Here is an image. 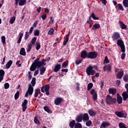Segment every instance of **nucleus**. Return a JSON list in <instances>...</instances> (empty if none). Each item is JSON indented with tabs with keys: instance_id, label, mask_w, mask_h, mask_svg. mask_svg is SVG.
I'll return each mask as SVG.
<instances>
[{
	"instance_id": "de8ad7c7",
	"label": "nucleus",
	"mask_w": 128,
	"mask_h": 128,
	"mask_svg": "<svg viewBox=\"0 0 128 128\" xmlns=\"http://www.w3.org/2000/svg\"><path fill=\"white\" fill-rule=\"evenodd\" d=\"M92 120H88L86 123V126H92Z\"/></svg>"
},
{
	"instance_id": "393cba45",
	"label": "nucleus",
	"mask_w": 128,
	"mask_h": 128,
	"mask_svg": "<svg viewBox=\"0 0 128 128\" xmlns=\"http://www.w3.org/2000/svg\"><path fill=\"white\" fill-rule=\"evenodd\" d=\"M12 60H10L6 64V70H8V68H10L12 66Z\"/></svg>"
},
{
	"instance_id": "a211bd4d",
	"label": "nucleus",
	"mask_w": 128,
	"mask_h": 128,
	"mask_svg": "<svg viewBox=\"0 0 128 128\" xmlns=\"http://www.w3.org/2000/svg\"><path fill=\"white\" fill-rule=\"evenodd\" d=\"M119 24H120V28L122 30H126V28H128V26L126 25L124 23V22H122L120 20H119Z\"/></svg>"
},
{
	"instance_id": "69168bd1",
	"label": "nucleus",
	"mask_w": 128,
	"mask_h": 128,
	"mask_svg": "<svg viewBox=\"0 0 128 128\" xmlns=\"http://www.w3.org/2000/svg\"><path fill=\"white\" fill-rule=\"evenodd\" d=\"M100 88H102L104 84V81H101L100 82Z\"/></svg>"
},
{
	"instance_id": "4468645a",
	"label": "nucleus",
	"mask_w": 128,
	"mask_h": 128,
	"mask_svg": "<svg viewBox=\"0 0 128 128\" xmlns=\"http://www.w3.org/2000/svg\"><path fill=\"white\" fill-rule=\"evenodd\" d=\"M62 98L58 97L54 100V104L56 106H59L60 104H62Z\"/></svg>"
},
{
	"instance_id": "412c9836",
	"label": "nucleus",
	"mask_w": 128,
	"mask_h": 128,
	"mask_svg": "<svg viewBox=\"0 0 128 128\" xmlns=\"http://www.w3.org/2000/svg\"><path fill=\"white\" fill-rule=\"evenodd\" d=\"M108 92L109 94H111L114 96V94H116V89L114 88H110L108 90Z\"/></svg>"
},
{
	"instance_id": "c03bdc74",
	"label": "nucleus",
	"mask_w": 128,
	"mask_h": 128,
	"mask_svg": "<svg viewBox=\"0 0 128 128\" xmlns=\"http://www.w3.org/2000/svg\"><path fill=\"white\" fill-rule=\"evenodd\" d=\"M74 128H82V124L80 123H76Z\"/></svg>"
},
{
	"instance_id": "8fccbe9b",
	"label": "nucleus",
	"mask_w": 128,
	"mask_h": 128,
	"mask_svg": "<svg viewBox=\"0 0 128 128\" xmlns=\"http://www.w3.org/2000/svg\"><path fill=\"white\" fill-rule=\"evenodd\" d=\"M36 42V37H34L32 38L31 40V44H34Z\"/></svg>"
},
{
	"instance_id": "603ef678",
	"label": "nucleus",
	"mask_w": 128,
	"mask_h": 128,
	"mask_svg": "<svg viewBox=\"0 0 128 128\" xmlns=\"http://www.w3.org/2000/svg\"><path fill=\"white\" fill-rule=\"evenodd\" d=\"M29 37H30V35L28 34V32H25V36L24 38L25 40H28V38Z\"/></svg>"
},
{
	"instance_id": "bf43d9fd",
	"label": "nucleus",
	"mask_w": 128,
	"mask_h": 128,
	"mask_svg": "<svg viewBox=\"0 0 128 128\" xmlns=\"http://www.w3.org/2000/svg\"><path fill=\"white\" fill-rule=\"evenodd\" d=\"M5 90H8L10 88V84L8 83H5L4 84Z\"/></svg>"
},
{
	"instance_id": "a878e982",
	"label": "nucleus",
	"mask_w": 128,
	"mask_h": 128,
	"mask_svg": "<svg viewBox=\"0 0 128 128\" xmlns=\"http://www.w3.org/2000/svg\"><path fill=\"white\" fill-rule=\"evenodd\" d=\"M4 70H0V80H4Z\"/></svg>"
},
{
	"instance_id": "a19ab883",
	"label": "nucleus",
	"mask_w": 128,
	"mask_h": 128,
	"mask_svg": "<svg viewBox=\"0 0 128 128\" xmlns=\"http://www.w3.org/2000/svg\"><path fill=\"white\" fill-rule=\"evenodd\" d=\"M123 6L124 8H128V0H123Z\"/></svg>"
},
{
	"instance_id": "ea45409f",
	"label": "nucleus",
	"mask_w": 128,
	"mask_h": 128,
	"mask_svg": "<svg viewBox=\"0 0 128 128\" xmlns=\"http://www.w3.org/2000/svg\"><path fill=\"white\" fill-rule=\"evenodd\" d=\"M92 86H94V84L91 82L89 83L88 85V90H90L92 88Z\"/></svg>"
},
{
	"instance_id": "3c124183",
	"label": "nucleus",
	"mask_w": 128,
	"mask_h": 128,
	"mask_svg": "<svg viewBox=\"0 0 128 128\" xmlns=\"http://www.w3.org/2000/svg\"><path fill=\"white\" fill-rule=\"evenodd\" d=\"M32 44H28L27 52H30V50H32Z\"/></svg>"
},
{
	"instance_id": "7c9ffc66",
	"label": "nucleus",
	"mask_w": 128,
	"mask_h": 128,
	"mask_svg": "<svg viewBox=\"0 0 128 128\" xmlns=\"http://www.w3.org/2000/svg\"><path fill=\"white\" fill-rule=\"evenodd\" d=\"M76 120H72V121L70 122L69 126L70 128H74V126H76Z\"/></svg>"
},
{
	"instance_id": "338daca9",
	"label": "nucleus",
	"mask_w": 128,
	"mask_h": 128,
	"mask_svg": "<svg viewBox=\"0 0 128 128\" xmlns=\"http://www.w3.org/2000/svg\"><path fill=\"white\" fill-rule=\"evenodd\" d=\"M34 26H31L29 31V33L30 34H32V32L34 31Z\"/></svg>"
},
{
	"instance_id": "c85d7f7f",
	"label": "nucleus",
	"mask_w": 128,
	"mask_h": 128,
	"mask_svg": "<svg viewBox=\"0 0 128 128\" xmlns=\"http://www.w3.org/2000/svg\"><path fill=\"white\" fill-rule=\"evenodd\" d=\"M122 96L123 98V100L125 101L128 98V94L126 92H124L122 94Z\"/></svg>"
},
{
	"instance_id": "e433bc0d",
	"label": "nucleus",
	"mask_w": 128,
	"mask_h": 128,
	"mask_svg": "<svg viewBox=\"0 0 128 128\" xmlns=\"http://www.w3.org/2000/svg\"><path fill=\"white\" fill-rule=\"evenodd\" d=\"M91 17L94 20H100V18L96 16V14L94 12H92L91 14Z\"/></svg>"
},
{
	"instance_id": "0eeeda50",
	"label": "nucleus",
	"mask_w": 128,
	"mask_h": 128,
	"mask_svg": "<svg viewBox=\"0 0 128 128\" xmlns=\"http://www.w3.org/2000/svg\"><path fill=\"white\" fill-rule=\"evenodd\" d=\"M98 56V52H90L88 53V58H91V60H94Z\"/></svg>"
},
{
	"instance_id": "72a5a7b5",
	"label": "nucleus",
	"mask_w": 128,
	"mask_h": 128,
	"mask_svg": "<svg viewBox=\"0 0 128 128\" xmlns=\"http://www.w3.org/2000/svg\"><path fill=\"white\" fill-rule=\"evenodd\" d=\"M44 72H46V68L42 66L40 68V74L42 76L44 74Z\"/></svg>"
},
{
	"instance_id": "6e6552de",
	"label": "nucleus",
	"mask_w": 128,
	"mask_h": 128,
	"mask_svg": "<svg viewBox=\"0 0 128 128\" xmlns=\"http://www.w3.org/2000/svg\"><path fill=\"white\" fill-rule=\"evenodd\" d=\"M86 72L88 76H94L96 74V70H93L92 66H88L86 69Z\"/></svg>"
},
{
	"instance_id": "f704fd0d",
	"label": "nucleus",
	"mask_w": 128,
	"mask_h": 128,
	"mask_svg": "<svg viewBox=\"0 0 128 128\" xmlns=\"http://www.w3.org/2000/svg\"><path fill=\"white\" fill-rule=\"evenodd\" d=\"M68 66V60H66L62 63V68H67Z\"/></svg>"
},
{
	"instance_id": "5701e85b",
	"label": "nucleus",
	"mask_w": 128,
	"mask_h": 128,
	"mask_svg": "<svg viewBox=\"0 0 128 128\" xmlns=\"http://www.w3.org/2000/svg\"><path fill=\"white\" fill-rule=\"evenodd\" d=\"M44 109L45 110V112H46L48 114H52V111L50 110V108L48 107V106H44Z\"/></svg>"
},
{
	"instance_id": "4d7b16f0",
	"label": "nucleus",
	"mask_w": 128,
	"mask_h": 128,
	"mask_svg": "<svg viewBox=\"0 0 128 128\" xmlns=\"http://www.w3.org/2000/svg\"><path fill=\"white\" fill-rule=\"evenodd\" d=\"M28 80H32V72L30 71H29L28 72Z\"/></svg>"
},
{
	"instance_id": "6ab92c4d",
	"label": "nucleus",
	"mask_w": 128,
	"mask_h": 128,
	"mask_svg": "<svg viewBox=\"0 0 128 128\" xmlns=\"http://www.w3.org/2000/svg\"><path fill=\"white\" fill-rule=\"evenodd\" d=\"M123 76L124 71L120 72L116 74V78H118V80H120V78H122Z\"/></svg>"
},
{
	"instance_id": "dca6fc26",
	"label": "nucleus",
	"mask_w": 128,
	"mask_h": 128,
	"mask_svg": "<svg viewBox=\"0 0 128 128\" xmlns=\"http://www.w3.org/2000/svg\"><path fill=\"white\" fill-rule=\"evenodd\" d=\"M110 124L108 122H103L100 126V128H106V126H110Z\"/></svg>"
},
{
	"instance_id": "473e14b6",
	"label": "nucleus",
	"mask_w": 128,
	"mask_h": 128,
	"mask_svg": "<svg viewBox=\"0 0 128 128\" xmlns=\"http://www.w3.org/2000/svg\"><path fill=\"white\" fill-rule=\"evenodd\" d=\"M19 6H24V4L26 2V0H19Z\"/></svg>"
},
{
	"instance_id": "2eb2a0df",
	"label": "nucleus",
	"mask_w": 128,
	"mask_h": 128,
	"mask_svg": "<svg viewBox=\"0 0 128 128\" xmlns=\"http://www.w3.org/2000/svg\"><path fill=\"white\" fill-rule=\"evenodd\" d=\"M82 118L84 122H88V120H89L90 116H88V113H85L82 114Z\"/></svg>"
},
{
	"instance_id": "6e6d98bb",
	"label": "nucleus",
	"mask_w": 128,
	"mask_h": 128,
	"mask_svg": "<svg viewBox=\"0 0 128 128\" xmlns=\"http://www.w3.org/2000/svg\"><path fill=\"white\" fill-rule=\"evenodd\" d=\"M104 64H110V60L108 58V56H105V58L104 60Z\"/></svg>"
},
{
	"instance_id": "f8f14e48",
	"label": "nucleus",
	"mask_w": 128,
	"mask_h": 128,
	"mask_svg": "<svg viewBox=\"0 0 128 128\" xmlns=\"http://www.w3.org/2000/svg\"><path fill=\"white\" fill-rule=\"evenodd\" d=\"M116 101L118 104H122V96H120V95L118 93L116 94Z\"/></svg>"
},
{
	"instance_id": "b1692460",
	"label": "nucleus",
	"mask_w": 128,
	"mask_h": 128,
	"mask_svg": "<svg viewBox=\"0 0 128 128\" xmlns=\"http://www.w3.org/2000/svg\"><path fill=\"white\" fill-rule=\"evenodd\" d=\"M76 120L78 122H82V114L78 116L76 118Z\"/></svg>"
},
{
	"instance_id": "052dcab7",
	"label": "nucleus",
	"mask_w": 128,
	"mask_h": 128,
	"mask_svg": "<svg viewBox=\"0 0 128 128\" xmlns=\"http://www.w3.org/2000/svg\"><path fill=\"white\" fill-rule=\"evenodd\" d=\"M34 122L35 124H40V120H38L37 118H36V117L34 118Z\"/></svg>"
},
{
	"instance_id": "20e7f679",
	"label": "nucleus",
	"mask_w": 128,
	"mask_h": 128,
	"mask_svg": "<svg viewBox=\"0 0 128 128\" xmlns=\"http://www.w3.org/2000/svg\"><path fill=\"white\" fill-rule=\"evenodd\" d=\"M36 80H32L30 84H28V88L27 92L29 93V96H32L34 93V87L36 86Z\"/></svg>"
},
{
	"instance_id": "e2e57ef3",
	"label": "nucleus",
	"mask_w": 128,
	"mask_h": 128,
	"mask_svg": "<svg viewBox=\"0 0 128 128\" xmlns=\"http://www.w3.org/2000/svg\"><path fill=\"white\" fill-rule=\"evenodd\" d=\"M38 20L35 21L33 24V26H34V28H36V26H38Z\"/></svg>"
},
{
	"instance_id": "a18cd8bd",
	"label": "nucleus",
	"mask_w": 128,
	"mask_h": 128,
	"mask_svg": "<svg viewBox=\"0 0 128 128\" xmlns=\"http://www.w3.org/2000/svg\"><path fill=\"white\" fill-rule=\"evenodd\" d=\"M36 50H40V44L38 42H36Z\"/></svg>"
},
{
	"instance_id": "aec40b11",
	"label": "nucleus",
	"mask_w": 128,
	"mask_h": 128,
	"mask_svg": "<svg viewBox=\"0 0 128 128\" xmlns=\"http://www.w3.org/2000/svg\"><path fill=\"white\" fill-rule=\"evenodd\" d=\"M88 112L90 116H95L96 114V112L94 111L92 109H90L88 110Z\"/></svg>"
},
{
	"instance_id": "1a4fd4ad",
	"label": "nucleus",
	"mask_w": 128,
	"mask_h": 128,
	"mask_svg": "<svg viewBox=\"0 0 128 128\" xmlns=\"http://www.w3.org/2000/svg\"><path fill=\"white\" fill-rule=\"evenodd\" d=\"M120 38V33H118V32H114L112 36V38L114 42H115V40H118V38Z\"/></svg>"
},
{
	"instance_id": "680f3d73",
	"label": "nucleus",
	"mask_w": 128,
	"mask_h": 128,
	"mask_svg": "<svg viewBox=\"0 0 128 128\" xmlns=\"http://www.w3.org/2000/svg\"><path fill=\"white\" fill-rule=\"evenodd\" d=\"M68 40L69 39H68V38H66V40H64L63 42V46H66V44L68 42Z\"/></svg>"
},
{
	"instance_id": "79ce46f5",
	"label": "nucleus",
	"mask_w": 128,
	"mask_h": 128,
	"mask_svg": "<svg viewBox=\"0 0 128 128\" xmlns=\"http://www.w3.org/2000/svg\"><path fill=\"white\" fill-rule=\"evenodd\" d=\"M1 40L3 44H6V36H4L1 37Z\"/></svg>"
},
{
	"instance_id": "5fc2aeb1",
	"label": "nucleus",
	"mask_w": 128,
	"mask_h": 128,
	"mask_svg": "<svg viewBox=\"0 0 128 128\" xmlns=\"http://www.w3.org/2000/svg\"><path fill=\"white\" fill-rule=\"evenodd\" d=\"M118 8L120 10H124V6H122V5L120 4H118Z\"/></svg>"
},
{
	"instance_id": "423d86ee",
	"label": "nucleus",
	"mask_w": 128,
	"mask_h": 128,
	"mask_svg": "<svg viewBox=\"0 0 128 128\" xmlns=\"http://www.w3.org/2000/svg\"><path fill=\"white\" fill-rule=\"evenodd\" d=\"M115 114H116L118 118H126V116H128V114L124 110L121 112L116 111L115 112Z\"/></svg>"
},
{
	"instance_id": "f03ea898",
	"label": "nucleus",
	"mask_w": 128,
	"mask_h": 128,
	"mask_svg": "<svg viewBox=\"0 0 128 128\" xmlns=\"http://www.w3.org/2000/svg\"><path fill=\"white\" fill-rule=\"evenodd\" d=\"M116 44L118 46H120L121 49V52H122L121 55L122 60H124L126 58V46H124V41L120 39H119L117 40Z\"/></svg>"
},
{
	"instance_id": "09e8293b",
	"label": "nucleus",
	"mask_w": 128,
	"mask_h": 128,
	"mask_svg": "<svg viewBox=\"0 0 128 128\" xmlns=\"http://www.w3.org/2000/svg\"><path fill=\"white\" fill-rule=\"evenodd\" d=\"M20 97V92L18 91L14 94V98L15 100H18Z\"/></svg>"
},
{
	"instance_id": "9b49d317",
	"label": "nucleus",
	"mask_w": 128,
	"mask_h": 128,
	"mask_svg": "<svg viewBox=\"0 0 128 128\" xmlns=\"http://www.w3.org/2000/svg\"><path fill=\"white\" fill-rule=\"evenodd\" d=\"M88 53L86 52V50H82L80 52V56L82 58H88Z\"/></svg>"
},
{
	"instance_id": "13d9d810",
	"label": "nucleus",
	"mask_w": 128,
	"mask_h": 128,
	"mask_svg": "<svg viewBox=\"0 0 128 128\" xmlns=\"http://www.w3.org/2000/svg\"><path fill=\"white\" fill-rule=\"evenodd\" d=\"M42 20H46V14H44L40 16Z\"/></svg>"
},
{
	"instance_id": "7ed1b4c3",
	"label": "nucleus",
	"mask_w": 128,
	"mask_h": 128,
	"mask_svg": "<svg viewBox=\"0 0 128 128\" xmlns=\"http://www.w3.org/2000/svg\"><path fill=\"white\" fill-rule=\"evenodd\" d=\"M106 102L107 104H114L116 102V98H112V96L108 94L106 96Z\"/></svg>"
},
{
	"instance_id": "0e129e2a",
	"label": "nucleus",
	"mask_w": 128,
	"mask_h": 128,
	"mask_svg": "<svg viewBox=\"0 0 128 128\" xmlns=\"http://www.w3.org/2000/svg\"><path fill=\"white\" fill-rule=\"evenodd\" d=\"M124 80H128V75L126 74L123 77Z\"/></svg>"
},
{
	"instance_id": "774afa93",
	"label": "nucleus",
	"mask_w": 128,
	"mask_h": 128,
	"mask_svg": "<svg viewBox=\"0 0 128 128\" xmlns=\"http://www.w3.org/2000/svg\"><path fill=\"white\" fill-rule=\"evenodd\" d=\"M38 70H35L34 72V76H38Z\"/></svg>"
},
{
	"instance_id": "bb28decb",
	"label": "nucleus",
	"mask_w": 128,
	"mask_h": 128,
	"mask_svg": "<svg viewBox=\"0 0 128 128\" xmlns=\"http://www.w3.org/2000/svg\"><path fill=\"white\" fill-rule=\"evenodd\" d=\"M104 70L110 72L112 70V66L110 64H108L104 67Z\"/></svg>"
},
{
	"instance_id": "c9c22d12",
	"label": "nucleus",
	"mask_w": 128,
	"mask_h": 128,
	"mask_svg": "<svg viewBox=\"0 0 128 128\" xmlns=\"http://www.w3.org/2000/svg\"><path fill=\"white\" fill-rule=\"evenodd\" d=\"M54 32V30L53 28H50L49 31L48 32V34L49 36H52Z\"/></svg>"
},
{
	"instance_id": "4c0bfd02",
	"label": "nucleus",
	"mask_w": 128,
	"mask_h": 128,
	"mask_svg": "<svg viewBox=\"0 0 128 128\" xmlns=\"http://www.w3.org/2000/svg\"><path fill=\"white\" fill-rule=\"evenodd\" d=\"M15 20H16V16H14L13 17H12L10 20V24H12L14 22Z\"/></svg>"
},
{
	"instance_id": "ddd939ff",
	"label": "nucleus",
	"mask_w": 128,
	"mask_h": 128,
	"mask_svg": "<svg viewBox=\"0 0 128 128\" xmlns=\"http://www.w3.org/2000/svg\"><path fill=\"white\" fill-rule=\"evenodd\" d=\"M28 100L26 99L24 100L23 103L22 104V112H24L28 108Z\"/></svg>"
},
{
	"instance_id": "39448f33",
	"label": "nucleus",
	"mask_w": 128,
	"mask_h": 128,
	"mask_svg": "<svg viewBox=\"0 0 128 128\" xmlns=\"http://www.w3.org/2000/svg\"><path fill=\"white\" fill-rule=\"evenodd\" d=\"M50 84H46L41 88V92H46V96H50Z\"/></svg>"
},
{
	"instance_id": "49530a36",
	"label": "nucleus",
	"mask_w": 128,
	"mask_h": 128,
	"mask_svg": "<svg viewBox=\"0 0 128 128\" xmlns=\"http://www.w3.org/2000/svg\"><path fill=\"white\" fill-rule=\"evenodd\" d=\"M82 59L76 60L75 62L77 66H78V64H82Z\"/></svg>"
},
{
	"instance_id": "f3484780",
	"label": "nucleus",
	"mask_w": 128,
	"mask_h": 128,
	"mask_svg": "<svg viewBox=\"0 0 128 128\" xmlns=\"http://www.w3.org/2000/svg\"><path fill=\"white\" fill-rule=\"evenodd\" d=\"M62 68V66L60 64H56L55 65L54 68V72H58Z\"/></svg>"
},
{
	"instance_id": "c756f323",
	"label": "nucleus",
	"mask_w": 128,
	"mask_h": 128,
	"mask_svg": "<svg viewBox=\"0 0 128 128\" xmlns=\"http://www.w3.org/2000/svg\"><path fill=\"white\" fill-rule=\"evenodd\" d=\"M20 54L21 56H26V49H24V48H21Z\"/></svg>"
},
{
	"instance_id": "f257e3e1",
	"label": "nucleus",
	"mask_w": 128,
	"mask_h": 128,
	"mask_svg": "<svg viewBox=\"0 0 128 128\" xmlns=\"http://www.w3.org/2000/svg\"><path fill=\"white\" fill-rule=\"evenodd\" d=\"M44 62H46V60L44 59H42V60L40 61V58H36L30 66V70H31V72H34L36 70V68L38 69L41 68L42 66H46V64H45Z\"/></svg>"
},
{
	"instance_id": "37998d69",
	"label": "nucleus",
	"mask_w": 128,
	"mask_h": 128,
	"mask_svg": "<svg viewBox=\"0 0 128 128\" xmlns=\"http://www.w3.org/2000/svg\"><path fill=\"white\" fill-rule=\"evenodd\" d=\"M76 90H77V92H80V83L76 82Z\"/></svg>"
},
{
	"instance_id": "58836bf2",
	"label": "nucleus",
	"mask_w": 128,
	"mask_h": 128,
	"mask_svg": "<svg viewBox=\"0 0 128 128\" xmlns=\"http://www.w3.org/2000/svg\"><path fill=\"white\" fill-rule=\"evenodd\" d=\"M40 30H38V29H36L34 32V36H40Z\"/></svg>"
},
{
	"instance_id": "9d476101",
	"label": "nucleus",
	"mask_w": 128,
	"mask_h": 128,
	"mask_svg": "<svg viewBox=\"0 0 128 128\" xmlns=\"http://www.w3.org/2000/svg\"><path fill=\"white\" fill-rule=\"evenodd\" d=\"M90 94L92 95L93 100H98V93H96V90H91L90 91Z\"/></svg>"
},
{
	"instance_id": "2f4dec72",
	"label": "nucleus",
	"mask_w": 128,
	"mask_h": 128,
	"mask_svg": "<svg viewBox=\"0 0 128 128\" xmlns=\"http://www.w3.org/2000/svg\"><path fill=\"white\" fill-rule=\"evenodd\" d=\"M40 92V88H37L35 90V92H34V98H38V94Z\"/></svg>"
},
{
	"instance_id": "864d4df0",
	"label": "nucleus",
	"mask_w": 128,
	"mask_h": 128,
	"mask_svg": "<svg viewBox=\"0 0 128 128\" xmlns=\"http://www.w3.org/2000/svg\"><path fill=\"white\" fill-rule=\"evenodd\" d=\"M118 126L120 128H126V126H124V124L122 122L120 123Z\"/></svg>"
},
{
	"instance_id": "4be33fe9",
	"label": "nucleus",
	"mask_w": 128,
	"mask_h": 128,
	"mask_svg": "<svg viewBox=\"0 0 128 128\" xmlns=\"http://www.w3.org/2000/svg\"><path fill=\"white\" fill-rule=\"evenodd\" d=\"M100 28V24L96 23L94 24V25L92 26V30H98Z\"/></svg>"
},
{
	"instance_id": "cd10ccee",
	"label": "nucleus",
	"mask_w": 128,
	"mask_h": 128,
	"mask_svg": "<svg viewBox=\"0 0 128 128\" xmlns=\"http://www.w3.org/2000/svg\"><path fill=\"white\" fill-rule=\"evenodd\" d=\"M22 36H24V33L20 32L18 34V39L17 41V44H20V42H22Z\"/></svg>"
}]
</instances>
